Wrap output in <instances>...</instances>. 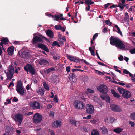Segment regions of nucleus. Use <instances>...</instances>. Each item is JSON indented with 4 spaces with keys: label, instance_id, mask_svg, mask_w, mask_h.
<instances>
[{
    "label": "nucleus",
    "instance_id": "1",
    "mask_svg": "<svg viewBox=\"0 0 135 135\" xmlns=\"http://www.w3.org/2000/svg\"><path fill=\"white\" fill-rule=\"evenodd\" d=\"M110 44L113 46H115L118 48L123 49L125 48V45L121 40L117 37L111 36L110 38Z\"/></svg>",
    "mask_w": 135,
    "mask_h": 135
},
{
    "label": "nucleus",
    "instance_id": "2",
    "mask_svg": "<svg viewBox=\"0 0 135 135\" xmlns=\"http://www.w3.org/2000/svg\"><path fill=\"white\" fill-rule=\"evenodd\" d=\"M43 39H44L47 41L48 42H50L49 40L47 38L41 34H39L38 36H33L31 42L33 44H37L38 42H43Z\"/></svg>",
    "mask_w": 135,
    "mask_h": 135
},
{
    "label": "nucleus",
    "instance_id": "3",
    "mask_svg": "<svg viewBox=\"0 0 135 135\" xmlns=\"http://www.w3.org/2000/svg\"><path fill=\"white\" fill-rule=\"evenodd\" d=\"M8 71V72H5L7 77L6 80H10L12 78L15 73L14 69L13 67L12 66V64H11L9 66Z\"/></svg>",
    "mask_w": 135,
    "mask_h": 135
},
{
    "label": "nucleus",
    "instance_id": "4",
    "mask_svg": "<svg viewBox=\"0 0 135 135\" xmlns=\"http://www.w3.org/2000/svg\"><path fill=\"white\" fill-rule=\"evenodd\" d=\"M73 105L76 109H82L85 107V105L83 102L78 100H75L74 102Z\"/></svg>",
    "mask_w": 135,
    "mask_h": 135
},
{
    "label": "nucleus",
    "instance_id": "5",
    "mask_svg": "<svg viewBox=\"0 0 135 135\" xmlns=\"http://www.w3.org/2000/svg\"><path fill=\"white\" fill-rule=\"evenodd\" d=\"M24 69L27 72H29L32 75H35L36 74V71L34 68L30 64H28L24 67Z\"/></svg>",
    "mask_w": 135,
    "mask_h": 135
},
{
    "label": "nucleus",
    "instance_id": "6",
    "mask_svg": "<svg viewBox=\"0 0 135 135\" xmlns=\"http://www.w3.org/2000/svg\"><path fill=\"white\" fill-rule=\"evenodd\" d=\"M14 120L16 122H18L20 125L21 124L23 119V117L22 115L20 113L16 114L14 115L13 117Z\"/></svg>",
    "mask_w": 135,
    "mask_h": 135
},
{
    "label": "nucleus",
    "instance_id": "7",
    "mask_svg": "<svg viewBox=\"0 0 135 135\" xmlns=\"http://www.w3.org/2000/svg\"><path fill=\"white\" fill-rule=\"evenodd\" d=\"M97 90L100 92L106 94L108 90L107 86L104 84L100 85L97 88Z\"/></svg>",
    "mask_w": 135,
    "mask_h": 135
},
{
    "label": "nucleus",
    "instance_id": "8",
    "mask_svg": "<svg viewBox=\"0 0 135 135\" xmlns=\"http://www.w3.org/2000/svg\"><path fill=\"white\" fill-rule=\"evenodd\" d=\"M42 119V116L38 113H36L33 117V121L34 123L37 124Z\"/></svg>",
    "mask_w": 135,
    "mask_h": 135
},
{
    "label": "nucleus",
    "instance_id": "9",
    "mask_svg": "<svg viewBox=\"0 0 135 135\" xmlns=\"http://www.w3.org/2000/svg\"><path fill=\"white\" fill-rule=\"evenodd\" d=\"M86 112L88 114H91L93 113L94 111V107L91 104H88L86 105Z\"/></svg>",
    "mask_w": 135,
    "mask_h": 135
},
{
    "label": "nucleus",
    "instance_id": "10",
    "mask_svg": "<svg viewBox=\"0 0 135 135\" xmlns=\"http://www.w3.org/2000/svg\"><path fill=\"white\" fill-rule=\"evenodd\" d=\"M30 107L33 110L40 109V104L38 102L33 101L30 103Z\"/></svg>",
    "mask_w": 135,
    "mask_h": 135
},
{
    "label": "nucleus",
    "instance_id": "11",
    "mask_svg": "<svg viewBox=\"0 0 135 135\" xmlns=\"http://www.w3.org/2000/svg\"><path fill=\"white\" fill-rule=\"evenodd\" d=\"M111 109L112 111L117 112H119L122 111L121 108L118 105L114 104H112L110 106Z\"/></svg>",
    "mask_w": 135,
    "mask_h": 135
},
{
    "label": "nucleus",
    "instance_id": "12",
    "mask_svg": "<svg viewBox=\"0 0 135 135\" xmlns=\"http://www.w3.org/2000/svg\"><path fill=\"white\" fill-rule=\"evenodd\" d=\"M16 90L18 94L21 96H23L25 93H26V90L23 86H18L17 88H16Z\"/></svg>",
    "mask_w": 135,
    "mask_h": 135
},
{
    "label": "nucleus",
    "instance_id": "13",
    "mask_svg": "<svg viewBox=\"0 0 135 135\" xmlns=\"http://www.w3.org/2000/svg\"><path fill=\"white\" fill-rule=\"evenodd\" d=\"M37 46L38 47L41 48L47 52H49V50L47 46L44 44L42 43H39L38 44Z\"/></svg>",
    "mask_w": 135,
    "mask_h": 135
},
{
    "label": "nucleus",
    "instance_id": "14",
    "mask_svg": "<svg viewBox=\"0 0 135 135\" xmlns=\"http://www.w3.org/2000/svg\"><path fill=\"white\" fill-rule=\"evenodd\" d=\"M18 55L21 57L26 58L28 56V53L26 51H22L21 52H18Z\"/></svg>",
    "mask_w": 135,
    "mask_h": 135
},
{
    "label": "nucleus",
    "instance_id": "15",
    "mask_svg": "<svg viewBox=\"0 0 135 135\" xmlns=\"http://www.w3.org/2000/svg\"><path fill=\"white\" fill-rule=\"evenodd\" d=\"M61 124V122L60 120H58L53 122L52 123V126L54 128H56L59 127H60Z\"/></svg>",
    "mask_w": 135,
    "mask_h": 135
},
{
    "label": "nucleus",
    "instance_id": "16",
    "mask_svg": "<svg viewBox=\"0 0 135 135\" xmlns=\"http://www.w3.org/2000/svg\"><path fill=\"white\" fill-rule=\"evenodd\" d=\"M115 120V119L114 118L110 117H108L107 118H105L104 119L105 121L109 123H113L114 121Z\"/></svg>",
    "mask_w": 135,
    "mask_h": 135
},
{
    "label": "nucleus",
    "instance_id": "17",
    "mask_svg": "<svg viewBox=\"0 0 135 135\" xmlns=\"http://www.w3.org/2000/svg\"><path fill=\"white\" fill-rule=\"evenodd\" d=\"M62 16L63 14H60V15H54V17H53V18H54L55 19H54V20L58 21L59 18L61 21L62 20H65L66 19L64 18Z\"/></svg>",
    "mask_w": 135,
    "mask_h": 135
},
{
    "label": "nucleus",
    "instance_id": "18",
    "mask_svg": "<svg viewBox=\"0 0 135 135\" xmlns=\"http://www.w3.org/2000/svg\"><path fill=\"white\" fill-rule=\"evenodd\" d=\"M69 79L71 81L75 83L76 80V78L75 76L74 73H71L69 74Z\"/></svg>",
    "mask_w": 135,
    "mask_h": 135
},
{
    "label": "nucleus",
    "instance_id": "19",
    "mask_svg": "<svg viewBox=\"0 0 135 135\" xmlns=\"http://www.w3.org/2000/svg\"><path fill=\"white\" fill-rule=\"evenodd\" d=\"M46 33L48 37L52 38L54 37L53 32L50 30H48L46 32Z\"/></svg>",
    "mask_w": 135,
    "mask_h": 135
},
{
    "label": "nucleus",
    "instance_id": "20",
    "mask_svg": "<svg viewBox=\"0 0 135 135\" xmlns=\"http://www.w3.org/2000/svg\"><path fill=\"white\" fill-rule=\"evenodd\" d=\"M14 129V128L12 127H8L5 130L6 133L7 135H8L9 133L12 134Z\"/></svg>",
    "mask_w": 135,
    "mask_h": 135
},
{
    "label": "nucleus",
    "instance_id": "21",
    "mask_svg": "<svg viewBox=\"0 0 135 135\" xmlns=\"http://www.w3.org/2000/svg\"><path fill=\"white\" fill-rule=\"evenodd\" d=\"M14 51V47L13 46H11L9 47L7 50V51L8 55H12Z\"/></svg>",
    "mask_w": 135,
    "mask_h": 135
},
{
    "label": "nucleus",
    "instance_id": "22",
    "mask_svg": "<svg viewBox=\"0 0 135 135\" xmlns=\"http://www.w3.org/2000/svg\"><path fill=\"white\" fill-rule=\"evenodd\" d=\"M123 96L125 98L128 99L130 98L131 96V94L129 91L126 90V91L123 94Z\"/></svg>",
    "mask_w": 135,
    "mask_h": 135
},
{
    "label": "nucleus",
    "instance_id": "23",
    "mask_svg": "<svg viewBox=\"0 0 135 135\" xmlns=\"http://www.w3.org/2000/svg\"><path fill=\"white\" fill-rule=\"evenodd\" d=\"M45 90L43 88H39L37 90V92L39 94L43 96L44 94Z\"/></svg>",
    "mask_w": 135,
    "mask_h": 135
},
{
    "label": "nucleus",
    "instance_id": "24",
    "mask_svg": "<svg viewBox=\"0 0 135 135\" xmlns=\"http://www.w3.org/2000/svg\"><path fill=\"white\" fill-rule=\"evenodd\" d=\"M39 63L40 65H45L48 64L49 62L47 60L42 59L39 61Z\"/></svg>",
    "mask_w": 135,
    "mask_h": 135
},
{
    "label": "nucleus",
    "instance_id": "25",
    "mask_svg": "<svg viewBox=\"0 0 135 135\" xmlns=\"http://www.w3.org/2000/svg\"><path fill=\"white\" fill-rule=\"evenodd\" d=\"M111 92L114 97L117 98H119L120 97V95L118 93H116L114 89H112L111 90Z\"/></svg>",
    "mask_w": 135,
    "mask_h": 135
},
{
    "label": "nucleus",
    "instance_id": "26",
    "mask_svg": "<svg viewBox=\"0 0 135 135\" xmlns=\"http://www.w3.org/2000/svg\"><path fill=\"white\" fill-rule=\"evenodd\" d=\"M1 42L4 45H6L8 44L9 40L7 38L3 37L1 40Z\"/></svg>",
    "mask_w": 135,
    "mask_h": 135
},
{
    "label": "nucleus",
    "instance_id": "27",
    "mask_svg": "<svg viewBox=\"0 0 135 135\" xmlns=\"http://www.w3.org/2000/svg\"><path fill=\"white\" fill-rule=\"evenodd\" d=\"M90 122L95 124H98L99 123V120L97 118H92L90 120Z\"/></svg>",
    "mask_w": 135,
    "mask_h": 135
},
{
    "label": "nucleus",
    "instance_id": "28",
    "mask_svg": "<svg viewBox=\"0 0 135 135\" xmlns=\"http://www.w3.org/2000/svg\"><path fill=\"white\" fill-rule=\"evenodd\" d=\"M101 130H102V132L103 134H105L108 133L107 129L104 126L101 128Z\"/></svg>",
    "mask_w": 135,
    "mask_h": 135
},
{
    "label": "nucleus",
    "instance_id": "29",
    "mask_svg": "<svg viewBox=\"0 0 135 135\" xmlns=\"http://www.w3.org/2000/svg\"><path fill=\"white\" fill-rule=\"evenodd\" d=\"M84 3L86 4L91 5L94 4V2L91 0H84Z\"/></svg>",
    "mask_w": 135,
    "mask_h": 135
},
{
    "label": "nucleus",
    "instance_id": "30",
    "mask_svg": "<svg viewBox=\"0 0 135 135\" xmlns=\"http://www.w3.org/2000/svg\"><path fill=\"white\" fill-rule=\"evenodd\" d=\"M117 90L119 91L120 93L122 94V95L126 91V90L121 88L118 87L117 89Z\"/></svg>",
    "mask_w": 135,
    "mask_h": 135
},
{
    "label": "nucleus",
    "instance_id": "31",
    "mask_svg": "<svg viewBox=\"0 0 135 135\" xmlns=\"http://www.w3.org/2000/svg\"><path fill=\"white\" fill-rule=\"evenodd\" d=\"M122 131L120 128H118L114 129L113 130V131L119 134Z\"/></svg>",
    "mask_w": 135,
    "mask_h": 135
},
{
    "label": "nucleus",
    "instance_id": "32",
    "mask_svg": "<svg viewBox=\"0 0 135 135\" xmlns=\"http://www.w3.org/2000/svg\"><path fill=\"white\" fill-rule=\"evenodd\" d=\"M129 16L127 12H126L125 13V17L124 20L126 22H127L129 21Z\"/></svg>",
    "mask_w": 135,
    "mask_h": 135
},
{
    "label": "nucleus",
    "instance_id": "33",
    "mask_svg": "<svg viewBox=\"0 0 135 135\" xmlns=\"http://www.w3.org/2000/svg\"><path fill=\"white\" fill-rule=\"evenodd\" d=\"M91 135H99L98 131L97 129H94L92 130L91 133Z\"/></svg>",
    "mask_w": 135,
    "mask_h": 135
},
{
    "label": "nucleus",
    "instance_id": "34",
    "mask_svg": "<svg viewBox=\"0 0 135 135\" xmlns=\"http://www.w3.org/2000/svg\"><path fill=\"white\" fill-rule=\"evenodd\" d=\"M114 27L117 28L118 30L116 31V32H117L119 34H120L122 36V32L121 31L119 28L118 27V26L116 25L114 26Z\"/></svg>",
    "mask_w": 135,
    "mask_h": 135
},
{
    "label": "nucleus",
    "instance_id": "35",
    "mask_svg": "<svg viewBox=\"0 0 135 135\" xmlns=\"http://www.w3.org/2000/svg\"><path fill=\"white\" fill-rule=\"evenodd\" d=\"M127 5V4L126 5L124 4H122L121 3H120L118 5V7H119L121 9L120 11H122L123 10L124 8Z\"/></svg>",
    "mask_w": 135,
    "mask_h": 135
},
{
    "label": "nucleus",
    "instance_id": "36",
    "mask_svg": "<svg viewBox=\"0 0 135 135\" xmlns=\"http://www.w3.org/2000/svg\"><path fill=\"white\" fill-rule=\"evenodd\" d=\"M43 86L44 87L45 89L46 90H49V87L48 84L45 82H43Z\"/></svg>",
    "mask_w": 135,
    "mask_h": 135
},
{
    "label": "nucleus",
    "instance_id": "37",
    "mask_svg": "<svg viewBox=\"0 0 135 135\" xmlns=\"http://www.w3.org/2000/svg\"><path fill=\"white\" fill-rule=\"evenodd\" d=\"M130 117L133 120H135V112L132 113L130 114Z\"/></svg>",
    "mask_w": 135,
    "mask_h": 135
},
{
    "label": "nucleus",
    "instance_id": "38",
    "mask_svg": "<svg viewBox=\"0 0 135 135\" xmlns=\"http://www.w3.org/2000/svg\"><path fill=\"white\" fill-rule=\"evenodd\" d=\"M55 69L54 68H51L48 69L46 70V72L47 74L49 73L52 71H55Z\"/></svg>",
    "mask_w": 135,
    "mask_h": 135
},
{
    "label": "nucleus",
    "instance_id": "39",
    "mask_svg": "<svg viewBox=\"0 0 135 135\" xmlns=\"http://www.w3.org/2000/svg\"><path fill=\"white\" fill-rule=\"evenodd\" d=\"M107 96L105 97V100L108 103L110 102V98L109 96L107 94V93L105 94Z\"/></svg>",
    "mask_w": 135,
    "mask_h": 135
},
{
    "label": "nucleus",
    "instance_id": "40",
    "mask_svg": "<svg viewBox=\"0 0 135 135\" xmlns=\"http://www.w3.org/2000/svg\"><path fill=\"white\" fill-rule=\"evenodd\" d=\"M89 50L91 54V55L93 56H95V51L94 50V49H93L92 47H89Z\"/></svg>",
    "mask_w": 135,
    "mask_h": 135
},
{
    "label": "nucleus",
    "instance_id": "41",
    "mask_svg": "<svg viewBox=\"0 0 135 135\" xmlns=\"http://www.w3.org/2000/svg\"><path fill=\"white\" fill-rule=\"evenodd\" d=\"M70 122L71 124H72L73 125H74L76 126V121L74 120L73 119H70Z\"/></svg>",
    "mask_w": 135,
    "mask_h": 135
},
{
    "label": "nucleus",
    "instance_id": "42",
    "mask_svg": "<svg viewBox=\"0 0 135 135\" xmlns=\"http://www.w3.org/2000/svg\"><path fill=\"white\" fill-rule=\"evenodd\" d=\"M67 57L70 61H73L75 57L73 56L68 55Z\"/></svg>",
    "mask_w": 135,
    "mask_h": 135
},
{
    "label": "nucleus",
    "instance_id": "43",
    "mask_svg": "<svg viewBox=\"0 0 135 135\" xmlns=\"http://www.w3.org/2000/svg\"><path fill=\"white\" fill-rule=\"evenodd\" d=\"M107 95H106L105 94L103 93L100 94V98L103 100H105V97Z\"/></svg>",
    "mask_w": 135,
    "mask_h": 135
},
{
    "label": "nucleus",
    "instance_id": "44",
    "mask_svg": "<svg viewBox=\"0 0 135 135\" xmlns=\"http://www.w3.org/2000/svg\"><path fill=\"white\" fill-rule=\"evenodd\" d=\"M95 73L100 75H103L104 74V73L102 72H101L98 70H95Z\"/></svg>",
    "mask_w": 135,
    "mask_h": 135
},
{
    "label": "nucleus",
    "instance_id": "45",
    "mask_svg": "<svg viewBox=\"0 0 135 135\" xmlns=\"http://www.w3.org/2000/svg\"><path fill=\"white\" fill-rule=\"evenodd\" d=\"M18 86V87H19L20 86H23L22 85V83L21 81L19 80L18 81L16 88H17Z\"/></svg>",
    "mask_w": 135,
    "mask_h": 135
},
{
    "label": "nucleus",
    "instance_id": "46",
    "mask_svg": "<svg viewBox=\"0 0 135 135\" xmlns=\"http://www.w3.org/2000/svg\"><path fill=\"white\" fill-rule=\"evenodd\" d=\"M81 59L75 57L73 61L76 62H78L81 61Z\"/></svg>",
    "mask_w": 135,
    "mask_h": 135
},
{
    "label": "nucleus",
    "instance_id": "47",
    "mask_svg": "<svg viewBox=\"0 0 135 135\" xmlns=\"http://www.w3.org/2000/svg\"><path fill=\"white\" fill-rule=\"evenodd\" d=\"M91 115L90 114L87 116L86 117H84L83 119H91Z\"/></svg>",
    "mask_w": 135,
    "mask_h": 135
},
{
    "label": "nucleus",
    "instance_id": "48",
    "mask_svg": "<svg viewBox=\"0 0 135 135\" xmlns=\"http://www.w3.org/2000/svg\"><path fill=\"white\" fill-rule=\"evenodd\" d=\"M54 100L56 103L58 102V99L57 95H55L53 99Z\"/></svg>",
    "mask_w": 135,
    "mask_h": 135
},
{
    "label": "nucleus",
    "instance_id": "49",
    "mask_svg": "<svg viewBox=\"0 0 135 135\" xmlns=\"http://www.w3.org/2000/svg\"><path fill=\"white\" fill-rule=\"evenodd\" d=\"M105 22L106 24L109 25L110 26L112 24V23L109 20H106L105 21Z\"/></svg>",
    "mask_w": 135,
    "mask_h": 135
},
{
    "label": "nucleus",
    "instance_id": "50",
    "mask_svg": "<svg viewBox=\"0 0 135 135\" xmlns=\"http://www.w3.org/2000/svg\"><path fill=\"white\" fill-rule=\"evenodd\" d=\"M87 91L89 93H94V91L89 88H88L87 89Z\"/></svg>",
    "mask_w": 135,
    "mask_h": 135
},
{
    "label": "nucleus",
    "instance_id": "51",
    "mask_svg": "<svg viewBox=\"0 0 135 135\" xmlns=\"http://www.w3.org/2000/svg\"><path fill=\"white\" fill-rule=\"evenodd\" d=\"M129 123L130 124L132 127H134V126L135 123L134 122L131 121H129Z\"/></svg>",
    "mask_w": 135,
    "mask_h": 135
},
{
    "label": "nucleus",
    "instance_id": "52",
    "mask_svg": "<svg viewBox=\"0 0 135 135\" xmlns=\"http://www.w3.org/2000/svg\"><path fill=\"white\" fill-rule=\"evenodd\" d=\"M107 28L105 27L102 30V32L104 33H107Z\"/></svg>",
    "mask_w": 135,
    "mask_h": 135
},
{
    "label": "nucleus",
    "instance_id": "53",
    "mask_svg": "<svg viewBox=\"0 0 135 135\" xmlns=\"http://www.w3.org/2000/svg\"><path fill=\"white\" fill-rule=\"evenodd\" d=\"M130 72L127 70L126 69H124L123 71V73L122 74H128Z\"/></svg>",
    "mask_w": 135,
    "mask_h": 135
},
{
    "label": "nucleus",
    "instance_id": "54",
    "mask_svg": "<svg viewBox=\"0 0 135 135\" xmlns=\"http://www.w3.org/2000/svg\"><path fill=\"white\" fill-rule=\"evenodd\" d=\"M98 33H96L94 35L93 38V40H94L96 39V37L98 36Z\"/></svg>",
    "mask_w": 135,
    "mask_h": 135
},
{
    "label": "nucleus",
    "instance_id": "55",
    "mask_svg": "<svg viewBox=\"0 0 135 135\" xmlns=\"http://www.w3.org/2000/svg\"><path fill=\"white\" fill-rule=\"evenodd\" d=\"M11 98L9 99H7V102H5L4 104L5 105H6L7 104H9L11 103Z\"/></svg>",
    "mask_w": 135,
    "mask_h": 135
},
{
    "label": "nucleus",
    "instance_id": "56",
    "mask_svg": "<svg viewBox=\"0 0 135 135\" xmlns=\"http://www.w3.org/2000/svg\"><path fill=\"white\" fill-rule=\"evenodd\" d=\"M130 52L131 54H134L135 53V48L131 50L130 51Z\"/></svg>",
    "mask_w": 135,
    "mask_h": 135
},
{
    "label": "nucleus",
    "instance_id": "57",
    "mask_svg": "<svg viewBox=\"0 0 135 135\" xmlns=\"http://www.w3.org/2000/svg\"><path fill=\"white\" fill-rule=\"evenodd\" d=\"M97 63L99 65H101L102 66H106V67H107V65H105V64H104V63H102V62H98V61H97Z\"/></svg>",
    "mask_w": 135,
    "mask_h": 135
},
{
    "label": "nucleus",
    "instance_id": "58",
    "mask_svg": "<svg viewBox=\"0 0 135 135\" xmlns=\"http://www.w3.org/2000/svg\"><path fill=\"white\" fill-rule=\"evenodd\" d=\"M61 26L60 25H56L55 26V27L56 29L59 30Z\"/></svg>",
    "mask_w": 135,
    "mask_h": 135
},
{
    "label": "nucleus",
    "instance_id": "59",
    "mask_svg": "<svg viewBox=\"0 0 135 135\" xmlns=\"http://www.w3.org/2000/svg\"><path fill=\"white\" fill-rule=\"evenodd\" d=\"M33 114V112H28L27 113H26L25 114L26 116H29L30 115H32Z\"/></svg>",
    "mask_w": 135,
    "mask_h": 135
},
{
    "label": "nucleus",
    "instance_id": "60",
    "mask_svg": "<svg viewBox=\"0 0 135 135\" xmlns=\"http://www.w3.org/2000/svg\"><path fill=\"white\" fill-rule=\"evenodd\" d=\"M70 66H67L66 67V71L68 72L70 71Z\"/></svg>",
    "mask_w": 135,
    "mask_h": 135
},
{
    "label": "nucleus",
    "instance_id": "61",
    "mask_svg": "<svg viewBox=\"0 0 135 135\" xmlns=\"http://www.w3.org/2000/svg\"><path fill=\"white\" fill-rule=\"evenodd\" d=\"M57 43H58V42L56 41H54L53 42L52 44V46H56L57 45Z\"/></svg>",
    "mask_w": 135,
    "mask_h": 135
},
{
    "label": "nucleus",
    "instance_id": "62",
    "mask_svg": "<svg viewBox=\"0 0 135 135\" xmlns=\"http://www.w3.org/2000/svg\"><path fill=\"white\" fill-rule=\"evenodd\" d=\"M118 59L120 61H122L123 59V57L121 55L118 57Z\"/></svg>",
    "mask_w": 135,
    "mask_h": 135
},
{
    "label": "nucleus",
    "instance_id": "63",
    "mask_svg": "<svg viewBox=\"0 0 135 135\" xmlns=\"http://www.w3.org/2000/svg\"><path fill=\"white\" fill-rule=\"evenodd\" d=\"M18 101V99L16 97H14L12 100L13 102H16Z\"/></svg>",
    "mask_w": 135,
    "mask_h": 135
},
{
    "label": "nucleus",
    "instance_id": "64",
    "mask_svg": "<svg viewBox=\"0 0 135 135\" xmlns=\"http://www.w3.org/2000/svg\"><path fill=\"white\" fill-rule=\"evenodd\" d=\"M90 9V5H88L87 7H85V9L86 11H89Z\"/></svg>",
    "mask_w": 135,
    "mask_h": 135
}]
</instances>
